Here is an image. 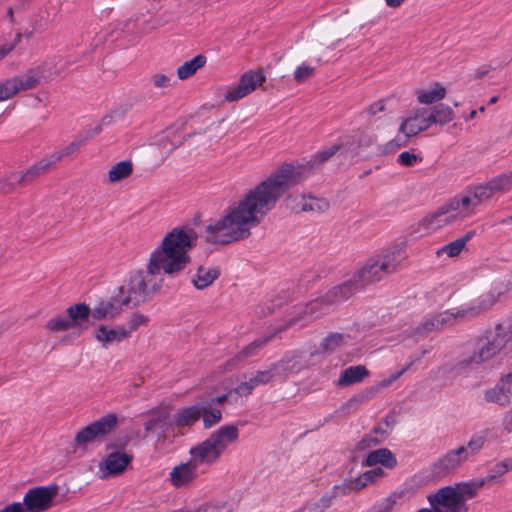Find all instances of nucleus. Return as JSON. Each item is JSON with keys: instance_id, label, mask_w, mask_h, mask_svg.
<instances>
[{"instance_id": "1", "label": "nucleus", "mask_w": 512, "mask_h": 512, "mask_svg": "<svg viewBox=\"0 0 512 512\" xmlns=\"http://www.w3.org/2000/svg\"><path fill=\"white\" fill-rule=\"evenodd\" d=\"M342 146L334 143L315 153L305 165L283 164L266 179L230 206L219 219L205 227L206 241L212 244H230L251 235V229L275 207L286 191L303 182L313 170L319 168Z\"/></svg>"}, {"instance_id": "2", "label": "nucleus", "mask_w": 512, "mask_h": 512, "mask_svg": "<svg viewBox=\"0 0 512 512\" xmlns=\"http://www.w3.org/2000/svg\"><path fill=\"white\" fill-rule=\"evenodd\" d=\"M197 239L192 228H173L150 254L147 269L158 279L177 277L190 263L189 252L196 246Z\"/></svg>"}, {"instance_id": "3", "label": "nucleus", "mask_w": 512, "mask_h": 512, "mask_svg": "<svg viewBox=\"0 0 512 512\" xmlns=\"http://www.w3.org/2000/svg\"><path fill=\"white\" fill-rule=\"evenodd\" d=\"M496 193H503V191L497 178L494 177L485 183L468 186L448 202L457 219L464 220L474 215L477 208Z\"/></svg>"}, {"instance_id": "4", "label": "nucleus", "mask_w": 512, "mask_h": 512, "mask_svg": "<svg viewBox=\"0 0 512 512\" xmlns=\"http://www.w3.org/2000/svg\"><path fill=\"white\" fill-rule=\"evenodd\" d=\"M302 366L296 357H285L282 360L272 364L266 370H258L244 375L242 381L233 391L239 396H249L259 385L270 383L275 376L286 378L291 373H297Z\"/></svg>"}, {"instance_id": "5", "label": "nucleus", "mask_w": 512, "mask_h": 512, "mask_svg": "<svg viewBox=\"0 0 512 512\" xmlns=\"http://www.w3.org/2000/svg\"><path fill=\"white\" fill-rule=\"evenodd\" d=\"M510 342L502 324L498 323L478 339L472 354L461 360L458 365L461 368H467L487 362L504 350Z\"/></svg>"}, {"instance_id": "6", "label": "nucleus", "mask_w": 512, "mask_h": 512, "mask_svg": "<svg viewBox=\"0 0 512 512\" xmlns=\"http://www.w3.org/2000/svg\"><path fill=\"white\" fill-rule=\"evenodd\" d=\"M162 284L163 279H158L149 272V269L137 271L130 277L127 284L120 288L121 293L125 295L122 304L138 306L145 303L161 289Z\"/></svg>"}, {"instance_id": "7", "label": "nucleus", "mask_w": 512, "mask_h": 512, "mask_svg": "<svg viewBox=\"0 0 512 512\" xmlns=\"http://www.w3.org/2000/svg\"><path fill=\"white\" fill-rule=\"evenodd\" d=\"M400 266L399 253L397 251H384L369 258L354 275L355 280L361 286L381 281L397 271Z\"/></svg>"}, {"instance_id": "8", "label": "nucleus", "mask_w": 512, "mask_h": 512, "mask_svg": "<svg viewBox=\"0 0 512 512\" xmlns=\"http://www.w3.org/2000/svg\"><path fill=\"white\" fill-rule=\"evenodd\" d=\"M44 72L45 64L1 80L0 102L11 100L22 92L36 88L40 84Z\"/></svg>"}, {"instance_id": "9", "label": "nucleus", "mask_w": 512, "mask_h": 512, "mask_svg": "<svg viewBox=\"0 0 512 512\" xmlns=\"http://www.w3.org/2000/svg\"><path fill=\"white\" fill-rule=\"evenodd\" d=\"M510 289H512V280L507 283L499 280L486 283L475 303L463 306L462 315H469L473 319L484 314L499 302Z\"/></svg>"}, {"instance_id": "10", "label": "nucleus", "mask_w": 512, "mask_h": 512, "mask_svg": "<svg viewBox=\"0 0 512 512\" xmlns=\"http://www.w3.org/2000/svg\"><path fill=\"white\" fill-rule=\"evenodd\" d=\"M266 76L261 70H250L241 75L236 85L227 88L224 94L226 102H236L262 87Z\"/></svg>"}, {"instance_id": "11", "label": "nucleus", "mask_w": 512, "mask_h": 512, "mask_svg": "<svg viewBox=\"0 0 512 512\" xmlns=\"http://www.w3.org/2000/svg\"><path fill=\"white\" fill-rule=\"evenodd\" d=\"M59 493L57 485L38 486L29 489L23 498V506L26 512H44L53 505Z\"/></svg>"}, {"instance_id": "12", "label": "nucleus", "mask_w": 512, "mask_h": 512, "mask_svg": "<svg viewBox=\"0 0 512 512\" xmlns=\"http://www.w3.org/2000/svg\"><path fill=\"white\" fill-rule=\"evenodd\" d=\"M118 424L116 414H107L81 429L75 436L77 446L86 447L89 443L102 439Z\"/></svg>"}, {"instance_id": "13", "label": "nucleus", "mask_w": 512, "mask_h": 512, "mask_svg": "<svg viewBox=\"0 0 512 512\" xmlns=\"http://www.w3.org/2000/svg\"><path fill=\"white\" fill-rule=\"evenodd\" d=\"M133 456L124 451H114L107 454L98 465L100 479H108L122 475L132 462Z\"/></svg>"}, {"instance_id": "14", "label": "nucleus", "mask_w": 512, "mask_h": 512, "mask_svg": "<svg viewBox=\"0 0 512 512\" xmlns=\"http://www.w3.org/2000/svg\"><path fill=\"white\" fill-rule=\"evenodd\" d=\"M428 500L434 512H466V504L457 498L452 486L440 488L436 493L429 495Z\"/></svg>"}, {"instance_id": "15", "label": "nucleus", "mask_w": 512, "mask_h": 512, "mask_svg": "<svg viewBox=\"0 0 512 512\" xmlns=\"http://www.w3.org/2000/svg\"><path fill=\"white\" fill-rule=\"evenodd\" d=\"M463 306L455 312L443 311L431 315L423 320L416 328V334H427L432 331L440 330L444 327L453 325L458 319H471L469 315H462Z\"/></svg>"}, {"instance_id": "16", "label": "nucleus", "mask_w": 512, "mask_h": 512, "mask_svg": "<svg viewBox=\"0 0 512 512\" xmlns=\"http://www.w3.org/2000/svg\"><path fill=\"white\" fill-rule=\"evenodd\" d=\"M466 461L467 452L463 447L449 450L432 465V473L436 477L449 475L456 471Z\"/></svg>"}, {"instance_id": "17", "label": "nucleus", "mask_w": 512, "mask_h": 512, "mask_svg": "<svg viewBox=\"0 0 512 512\" xmlns=\"http://www.w3.org/2000/svg\"><path fill=\"white\" fill-rule=\"evenodd\" d=\"M431 127L427 108H415L410 114L403 118L399 127V132L406 138L416 136L420 132L426 131Z\"/></svg>"}, {"instance_id": "18", "label": "nucleus", "mask_w": 512, "mask_h": 512, "mask_svg": "<svg viewBox=\"0 0 512 512\" xmlns=\"http://www.w3.org/2000/svg\"><path fill=\"white\" fill-rule=\"evenodd\" d=\"M199 468L189 459L182 462L171 470L169 480L176 489H186L192 487L198 478Z\"/></svg>"}, {"instance_id": "19", "label": "nucleus", "mask_w": 512, "mask_h": 512, "mask_svg": "<svg viewBox=\"0 0 512 512\" xmlns=\"http://www.w3.org/2000/svg\"><path fill=\"white\" fill-rule=\"evenodd\" d=\"M456 221L458 219L453 210L450 209V204L447 201L436 211L425 216L420 221V226L425 230H437Z\"/></svg>"}, {"instance_id": "20", "label": "nucleus", "mask_w": 512, "mask_h": 512, "mask_svg": "<svg viewBox=\"0 0 512 512\" xmlns=\"http://www.w3.org/2000/svg\"><path fill=\"white\" fill-rule=\"evenodd\" d=\"M373 143V138L371 135L363 132L356 131L350 136L345 137L337 145H341L342 148L340 150L341 155L345 158L354 159L357 155H359L360 150L362 148L369 147Z\"/></svg>"}, {"instance_id": "21", "label": "nucleus", "mask_w": 512, "mask_h": 512, "mask_svg": "<svg viewBox=\"0 0 512 512\" xmlns=\"http://www.w3.org/2000/svg\"><path fill=\"white\" fill-rule=\"evenodd\" d=\"M189 454L190 460L200 469L202 466H211L219 460L221 454L212 443L205 439L201 443L193 446Z\"/></svg>"}, {"instance_id": "22", "label": "nucleus", "mask_w": 512, "mask_h": 512, "mask_svg": "<svg viewBox=\"0 0 512 512\" xmlns=\"http://www.w3.org/2000/svg\"><path fill=\"white\" fill-rule=\"evenodd\" d=\"M95 339L104 347L118 344L130 337V331L123 326L100 325L94 332Z\"/></svg>"}, {"instance_id": "23", "label": "nucleus", "mask_w": 512, "mask_h": 512, "mask_svg": "<svg viewBox=\"0 0 512 512\" xmlns=\"http://www.w3.org/2000/svg\"><path fill=\"white\" fill-rule=\"evenodd\" d=\"M332 308L333 305L332 303H328L326 301L325 294L324 296L309 302L297 318L291 319L284 326H287V328H289L290 326L294 325L297 321L302 320L306 317H308L311 320H315L320 316L327 314Z\"/></svg>"}, {"instance_id": "24", "label": "nucleus", "mask_w": 512, "mask_h": 512, "mask_svg": "<svg viewBox=\"0 0 512 512\" xmlns=\"http://www.w3.org/2000/svg\"><path fill=\"white\" fill-rule=\"evenodd\" d=\"M239 437V430L235 425H225L214 431L207 439L212 443L217 451L222 453L227 447L236 442Z\"/></svg>"}, {"instance_id": "25", "label": "nucleus", "mask_w": 512, "mask_h": 512, "mask_svg": "<svg viewBox=\"0 0 512 512\" xmlns=\"http://www.w3.org/2000/svg\"><path fill=\"white\" fill-rule=\"evenodd\" d=\"M415 363V360L410 361L404 368H402L400 371L392 374L390 377L381 380L376 385L369 387L359 393L358 395H355L349 400V403L357 402L361 403L365 400L373 398L376 394H378L382 389L389 387L392 385L393 382H395L400 376H402L413 364Z\"/></svg>"}, {"instance_id": "26", "label": "nucleus", "mask_w": 512, "mask_h": 512, "mask_svg": "<svg viewBox=\"0 0 512 512\" xmlns=\"http://www.w3.org/2000/svg\"><path fill=\"white\" fill-rule=\"evenodd\" d=\"M362 286L355 280V275L346 282L337 285L326 293V301L332 303L333 307L350 298Z\"/></svg>"}, {"instance_id": "27", "label": "nucleus", "mask_w": 512, "mask_h": 512, "mask_svg": "<svg viewBox=\"0 0 512 512\" xmlns=\"http://www.w3.org/2000/svg\"><path fill=\"white\" fill-rule=\"evenodd\" d=\"M288 205L295 212L323 211L328 208V202L312 196L295 195L288 197Z\"/></svg>"}, {"instance_id": "28", "label": "nucleus", "mask_w": 512, "mask_h": 512, "mask_svg": "<svg viewBox=\"0 0 512 512\" xmlns=\"http://www.w3.org/2000/svg\"><path fill=\"white\" fill-rule=\"evenodd\" d=\"M55 165L56 164L54 163L50 155L45 158H42L25 172L19 173L18 184L20 186H25L27 184L34 182L40 176L50 171Z\"/></svg>"}, {"instance_id": "29", "label": "nucleus", "mask_w": 512, "mask_h": 512, "mask_svg": "<svg viewBox=\"0 0 512 512\" xmlns=\"http://www.w3.org/2000/svg\"><path fill=\"white\" fill-rule=\"evenodd\" d=\"M122 300L101 301L91 309V318L95 321L114 319L122 311Z\"/></svg>"}, {"instance_id": "30", "label": "nucleus", "mask_w": 512, "mask_h": 512, "mask_svg": "<svg viewBox=\"0 0 512 512\" xmlns=\"http://www.w3.org/2000/svg\"><path fill=\"white\" fill-rule=\"evenodd\" d=\"M286 329L287 326H279L275 329L273 334L262 336L254 340L245 346L233 359H231V362L237 364L240 361L255 355L257 351L262 349L276 334L281 333Z\"/></svg>"}, {"instance_id": "31", "label": "nucleus", "mask_w": 512, "mask_h": 512, "mask_svg": "<svg viewBox=\"0 0 512 512\" xmlns=\"http://www.w3.org/2000/svg\"><path fill=\"white\" fill-rule=\"evenodd\" d=\"M370 372L364 365L350 366L342 371L337 380V386L348 387L362 382Z\"/></svg>"}, {"instance_id": "32", "label": "nucleus", "mask_w": 512, "mask_h": 512, "mask_svg": "<svg viewBox=\"0 0 512 512\" xmlns=\"http://www.w3.org/2000/svg\"><path fill=\"white\" fill-rule=\"evenodd\" d=\"M446 93V88L442 84L436 82L428 89H417L415 91V96L419 104L432 105L444 99Z\"/></svg>"}, {"instance_id": "33", "label": "nucleus", "mask_w": 512, "mask_h": 512, "mask_svg": "<svg viewBox=\"0 0 512 512\" xmlns=\"http://www.w3.org/2000/svg\"><path fill=\"white\" fill-rule=\"evenodd\" d=\"M203 406L200 403L185 407L174 415V423L177 427H190L195 424L203 414Z\"/></svg>"}, {"instance_id": "34", "label": "nucleus", "mask_w": 512, "mask_h": 512, "mask_svg": "<svg viewBox=\"0 0 512 512\" xmlns=\"http://www.w3.org/2000/svg\"><path fill=\"white\" fill-rule=\"evenodd\" d=\"M219 275L220 271L218 267L201 265L197 268L192 282L197 289L202 290L209 287Z\"/></svg>"}, {"instance_id": "35", "label": "nucleus", "mask_w": 512, "mask_h": 512, "mask_svg": "<svg viewBox=\"0 0 512 512\" xmlns=\"http://www.w3.org/2000/svg\"><path fill=\"white\" fill-rule=\"evenodd\" d=\"M485 484L486 480L481 479L471 482L458 483L452 486V489L462 504H466V501L472 499Z\"/></svg>"}, {"instance_id": "36", "label": "nucleus", "mask_w": 512, "mask_h": 512, "mask_svg": "<svg viewBox=\"0 0 512 512\" xmlns=\"http://www.w3.org/2000/svg\"><path fill=\"white\" fill-rule=\"evenodd\" d=\"M351 340L346 333L333 332L328 334L320 343V350L325 354H332Z\"/></svg>"}, {"instance_id": "37", "label": "nucleus", "mask_w": 512, "mask_h": 512, "mask_svg": "<svg viewBox=\"0 0 512 512\" xmlns=\"http://www.w3.org/2000/svg\"><path fill=\"white\" fill-rule=\"evenodd\" d=\"M365 464L367 466H374L381 464L386 468H394L397 464L395 456L387 448L377 449L368 454Z\"/></svg>"}, {"instance_id": "38", "label": "nucleus", "mask_w": 512, "mask_h": 512, "mask_svg": "<svg viewBox=\"0 0 512 512\" xmlns=\"http://www.w3.org/2000/svg\"><path fill=\"white\" fill-rule=\"evenodd\" d=\"M428 117L431 126L435 124L445 125L454 119L455 113L450 106L440 103L428 109Z\"/></svg>"}, {"instance_id": "39", "label": "nucleus", "mask_w": 512, "mask_h": 512, "mask_svg": "<svg viewBox=\"0 0 512 512\" xmlns=\"http://www.w3.org/2000/svg\"><path fill=\"white\" fill-rule=\"evenodd\" d=\"M146 415L149 416V419L144 423V438L160 423L168 419L170 410L166 406H160L149 410Z\"/></svg>"}, {"instance_id": "40", "label": "nucleus", "mask_w": 512, "mask_h": 512, "mask_svg": "<svg viewBox=\"0 0 512 512\" xmlns=\"http://www.w3.org/2000/svg\"><path fill=\"white\" fill-rule=\"evenodd\" d=\"M206 57L199 54L189 61L184 62L177 68V77L179 80H186L192 77L200 68L206 64Z\"/></svg>"}, {"instance_id": "41", "label": "nucleus", "mask_w": 512, "mask_h": 512, "mask_svg": "<svg viewBox=\"0 0 512 512\" xmlns=\"http://www.w3.org/2000/svg\"><path fill=\"white\" fill-rule=\"evenodd\" d=\"M133 172V164L130 160L120 161L114 164L108 171L109 183H117L127 179Z\"/></svg>"}, {"instance_id": "42", "label": "nucleus", "mask_w": 512, "mask_h": 512, "mask_svg": "<svg viewBox=\"0 0 512 512\" xmlns=\"http://www.w3.org/2000/svg\"><path fill=\"white\" fill-rule=\"evenodd\" d=\"M66 312L73 328L91 317V309L84 303L74 304L68 307Z\"/></svg>"}, {"instance_id": "43", "label": "nucleus", "mask_w": 512, "mask_h": 512, "mask_svg": "<svg viewBox=\"0 0 512 512\" xmlns=\"http://www.w3.org/2000/svg\"><path fill=\"white\" fill-rule=\"evenodd\" d=\"M384 471L382 468H373L369 471H366L359 477L350 480L353 490H361L368 486L369 484L374 483L377 479L383 477Z\"/></svg>"}, {"instance_id": "44", "label": "nucleus", "mask_w": 512, "mask_h": 512, "mask_svg": "<svg viewBox=\"0 0 512 512\" xmlns=\"http://www.w3.org/2000/svg\"><path fill=\"white\" fill-rule=\"evenodd\" d=\"M200 406H203V414L201 415L203 420L204 428L208 429L218 424L222 419V412L218 408H213L207 402H201Z\"/></svg>"}, {"instance_id": "45", "label": "nucleus", "mask_w": 512, "mask_h": 512, "mask_svg": "<svg viewBox=\"0 0 512 512\" xmlns=\"http://www.w3.org/2000/svg\"><path fill=\"white\" fill-rule=\"evenodd\" d=\"M485 399L488 402L497 403L501 406H507L510 403L509 394L502 384L486 391Z\"/></svg>"}, {"instance_id": "46", "label": "nucleus", "mask_w": 512, "mask_h": 512, "mask_svg": "<svg viewBox=\"0 0 512 512\" xmlns=\"http://www.w3.org/2000/svg\"><path fill=\"white\" fill-rule=\"evenodd\" d=\"M184 139L176 138V131L168 130L159 137L158 143L167 152L173 151L183 143Z\"/></svg>"}, {"instance_id": "47", "label": "nucleus", "mask_w": 512, "mask_h": 512, "mask_svg": "<svg viewBox=\"0 0 512 512\" xmlns=\"http://www.w3.org/2000/svg\"><path fill=\"white\" fill-rule=\"evenodd\" d=\"M316 68L306 62H303L293 72V79L297 84L309 81L315 74Z\"/></svg>"}, {"instance_id": "48", "label": "nucleus", "mask_w": 512, "mask_h": 512, "mask_svg": "<svg viewBox=\"0 0 512 512\" xmlns=\"http://www.w3.org/2000/svg\"><path fill=\"white\" fill-rule=\"evenodd\" d=\"M351 490H353L351 482L346 481L341 484L334 485L330 491L326 492L322 496V499H327L330 507L334 499L347 495Z\"/></svg>"}, {"instance_id": "49", "label": "nucleus", "mask_w": 512, "mask_h": 512, "mask_svg": "<svg viewBox=\"0 0 512 512\" xmlns=\"http://www.w3.org/2000/svg\"><path fill=\"white\" fill-rule=\"evenodd\" d=\"M45 327L51 332L66 331L73 328L67 315H57L51 318L49 321H47Z\"/></svg>"}, {"instance_id": "50", "label": "nucleus", "mask_w": 512, "mask_h": 512, "mask_svg": "<svg viewBox=\"0 0 512 512\" xmlns=\"http://www.w3.org/2000/svg\"><path fill=\"white\" fill-rule=\"evenodd\" d=\"M150 82L153 88L162 91L170 89L173 86L172 75L162 72L152 74L150 76Z\"/></svg>"}, {"instance_id": "51", "label": "nucleus", "mask_w": 512, "mask_h": 512, "mask_svg": "<svg viewBox=\"0 0 512 512\" xmlns=\"http://www.w3.org/2000/svg\"><path fill=\"white\" fill-rule=\"evenodd\" d=\"M83 144L84 140H75L66 147H64L63 149L52 153L50 157L52 158L54 163L57 164L65 157L71 156L72 154L77 152Z\"/></svg>"}, {"instance_id": "52", "label": "nucleus", "mask_w": 512, "mask_h": 512, "mask_svg": "<svg viewBox=\"0 0 512 512\" xmlns=\"http://www.w3.org/2000/svg\"><path fill=\"white\" fill-rule=\"evenodd\" d=\"M512 470V459H505L501 462L496 463L490 470L489 474L484 478L486 483L497 477H500Z\"/></svg>"}, {"instance_id": "53", "label": "nucleus", "mask_w": 512, "mask_h": 512, "mask_svg": "<svg viewBox=\"0 0 512 512\" xmlns=\"http://www.w3.org/2000/svg\"><path fill=\"white\" fill-rule=\"evenodd\" d=\"M485 438L483 436H473L466 445L461 447L467 452V458L476 455L484 446Z\"/></svg>"}, {"instance_id": "54", "label": "nucleus", "mask_w": 512, "mask_h": 512, "mask_svg": "<svg viewBox=\"0 0 512 512\" xmlns=\"http://www.w3.org/2000/svg\"><path fill=\"white\" fill-rule=\"evenodd\" d=\"M465 247V240H460L458 238L443 246L442 249L438 251V254L444 253L448 257H456L464 250Z\"/></svg>"}, {"instance_id": "55", "label": "nucleus", "mask_w": 512, "mask_h": 512, "mask_svg": "<svg viewBox=\"0 0 512 512\" xmlns=\"http://www.w3.org/2000/svg\"><path fill=\"white\" fill-rule=\"evenodd\" d=\"M19 173L12 172L6 177L0 179V194L11 193L15 189V184H18Z\"/></svg>"}, {"instance_id": "56", "label": "nucleus", "mask_w": 512, "mask_h": 512, "mask_svg": "<svg viewBox=\"0 0 512 512\" xmlns=\"http://www.w3.org/2000/svg\"><path fill=\"white\" fill-rule=\"evenodd\" d=\"M231 510V506L226 502H214L188 512H231Z\"/></svg>"}, {"instance_id": "57", "label": "nucleus", "mask_w": 512, "mask_h": 512, "mask_svg": "<svg viewBox=\"0 0 512 512\" xmlns=\"http://www.w3.org/2000/svg\"><path fill=\"white\" fill-rule=\"evenodd\" d=\"M422 156L412 153L410 151L402 152L398 156V163L405 167H412L420 162H422Z\"/></svg>"}, {"instance_id": "58", "label": "nucleus", "mask_w": 512, "mask_h": 512, "mask_svg": "<svg viewBox=\"0 0 512 512\" xmlns=\"http://www.w3.org/2000/svg\"><path fill=\"white\" fill-rule=\"evenodd\" d=\"M328 508V500L321 497L318 501L305 504L297 512H325Z\"/></svg>"}, {"instance_id": "59", "label": "nucleus", "mask_w": 512, "mask_h": 512, "mask_svg": "<svg viewBox=\"0 0 512 512\" xmlns=\"http://www.w3.org/2000/svg\"><path fill=\"white\" fill-rule=\"evenodd\" d=\"M402 498V494H392L388 498L384 499L383 502L375 509V512H393L399 499Z\"/></svg>"}, {"instance_id": "60", "label": "nucleus", "mask_w": 512, "mask_h": 512, "mask_svg": "<svg viewBox=\"0 0 512 512\" xmlns=\"http://www.w3.org/2000/svg\"><path fill=\"white\" fill-rule=\"evenodd\" d=\"M149 318L140 312H134L129 319V331H135L140 326H144L148 323Z\"/></svg>"}, {"instance_id": "61", "label": "nucleus", "mask_w": 512, "mask_h": 512, "mask_svg": "<svg viewBox=\"0 0 512 512\" xmlns=\"http://www.w3.org/2000/svg\"><path fill=\"white\" fill-rule=\"evenodd\" d=\"M22 35L18 33L13 43H6L0 46V61L3 60L11 51L14 50L16 45L21 41Z\"/></svg>"}, {"instance_id": "62", "label": "nucleus", "mask_w": 512, "mask_h": 512, "mask_svg": "<svg viewBox=\"0 0 512 512\" xmlns=\"http://www.w3.org/2000/svg\"><path fill=\"white\" fill-rule=\"evenodd\" d=\"M503 193L507 192L512 186V171L496 176Z\"/></svg>"}, {"instance_id": "63", "label": "nucleus", "mask_w": 512, "mask_h": 512, "mask_svg": "<svg viewBox=\"0 0 512 512\" xmlns=\"http://www.w3.org/2000/svg\"><path fill=\"white\" fill-rule=\"evenodd\" d=\"M385 110V102L384 100H379V101H376L374 103H372L367 109H366V112L371 115V116H374L380 112H383Z\"/></svg>"}, {"instance_id": "64", "label": "nucleus", "mask_w": 512, "mask_h": 512, "mask_svg": "<svg viewBox=\"0 0 512 512\" xmlns=\"http://www.w3.org/2000/svg\"><path fill=\"white\" fill-rule=\"evenodd\" d=\"M0 512H26V509L24 508L22 503L14 502L12 504L5 506L3 509L0 510Z\"/></svg>"}]
</instances>
